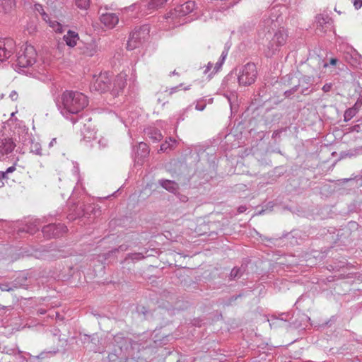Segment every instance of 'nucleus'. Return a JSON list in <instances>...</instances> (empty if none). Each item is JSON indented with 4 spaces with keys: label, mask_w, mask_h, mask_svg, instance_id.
Segmentation results:
<instances>
[{
    "label": "nucleus",
    "mask_w": 362,
    "mask_h": 362,
    "mask_svg": "<svg viewBox=\"0 0 362 362\" xmlns=\"http://www.w3.org/2000/svg\"><path fill=\"white\" fill-rule=\"evenodd\" d=\"M282 21L283 17L279 9L273 7L264 15L259 23V36L268 40L264 49L267 57L275 54L286 42L288 33L284 27H280Z\"/></svg>",
    "instance_id": "obj_1"
},
{
    "label": "nucleus",
    "mask_w": 362,
    "mask_h": 362,
    "mask_svg": "<svg viewBox=\"0 0 362 362\" xmlns=\"http://www.w3.org/2000/svg\"><path fill=\"white\" fill-rule=\"evenodd\" d=\"M56 105L61 114L69 115L77 114L88 105L87 97L78 91L66 90L61 97V100H56Z\"/></svg>",
    "instance_id": "obj_2"
},
{
    "label": "nucleus",
    "mask_w": 362,
    "mask_h": 362,
    "mask_svg": "<svg viewBox=\"0 0 362 362\" xmlns=\"http://www.w3.org/2000/svg\"><path fill=\"white\" fill-rule=\"evenodd\" d=\"M134 348L129 339L120 335L115 336L112 345L108 346L107 351L109 362H131L133 359L129 358L132 356L130 352Z\"/></svg>",
    "instance_id": "obj_3"
},
{
    "label": "nucleus",
    "mask_w": 362,
    "mask_h": 362,
    "mask_svg": "<svg viewBox=\"0 0 362 362\" xmlns=\"http://www.w3.org/2000/svg\"><path fill=\"white\" fill-rule=\"evenodd\" d=\"M37 56L36 49L33 45L28 44L22 45L15 56L16 63L13 64L16 70L23 71V69L32 66L36 62Z\"/></svg>",
    "instance_id": "obj_4"
},
{
    "label": "nucleus",
    "mask_w": 362,
    "mask_h": 362,
    "mask_svg": "<svg viewBox=\"0 0 362 362\" xmlns=\"http://www.w3.org/2000/svg\"><path fill=\"white\" fill-rule=\"evenodd\" d=\"M150 28L148 25H144L139 28H135L130 33L127 44V48L133 50L138 47L143 42H145L149 37Z\"/></svg>",
    "instance_id": "obj_5"
},
{
    "label": "nucleus",
    "mask_w": 362,
    "mask_h": 362,
    "mask_svg": "<svg viewBox=\"0 0 362 362\" xmlns=\"http://www.w3.org/2000/svg\"><path fill=\"white\" fill-rule=\"evenodd\" d=\"M257 71L254 63H247L243 66L238 73V83L241 86H247L254 83L257 78Z\"/></svg>",
    "instance_id": "obj_6"
},
{
    "label": "nucleus",
    "mask_w": 362,
    "mask_h": 362,
    "mask_svg": "<svg viewBox=\"0 0 362 362\" xmlns=\"http://www.w3.org/2000/svg\"><path fill=\"white\" fill-rule=\"evenodd\" d=\"M16 51V42L10 37L0 38V63L8 60Z\"/></svg>",
    "instance_id": "obj_7"
},
{
    "label": "nucleus",
    "mask_w": 362,
    "mask_h": 362,
    "mask_svg": "<svg viewBox=\"0 0 362 362\" xmlns=\"http://www.w3.org/2000/svg\"><path fill=\"white\" fill-rule=\"evenodd\" d=\"M111 82L108 73L100 74L91 83L90 90L105 93L111 89Z\"/></svg>",
    "instance_id": "obj_8"
},
{
    "label": "nucleus",
    "mask_w": 362,
    "mask_h": 362,
    "mask_svg": "<svg viewBox=\"0 0 362 362\" xmlns=\"http://www.w3.org/2000/svg\"><path fill=\"white\" fill-rule=\"evenodd\" d=\"M66 230V226L62 223H50L42 227V233L47 238H56L62 235Z\"/></svg>",
    "instance_id": "obj_9"
},
{
    "label": "nucleus",
    "mask_w": 362,
    "mask_h": 362,
    "mask_svg": "<svg viewBox=\"0 0 362 362\" xmlns=\"http://www.w3.org/2000/svg\"><path fill=\"white\" fill-rule=\"evenodd\" d=\"M316 31L326 33L333 27V21L327 14H320L315 18Z\"/></svg>",
    "instance_id": "obj_10"
},
{
    "label": "nucleus",
    "mask_w": 362,
    "mask_h": 362,
    "mask_svg": "<svg viewBox=\"0 0 362 362\" xmlns=\"http://www.w3.org/2000/svg\"><path fill=\"white\" fill-rule=\"evenodd\" d=\"M195 8L194 1H188L183 4L177 6L169 13V17H180L186 16L194 11Z\"/></svg>",
    "instance_id": "obj_11"
},
{
    "label": "nucleus",
    "mask_w": 362,
    "mask_h": 362,
    "mask_svg": "<svg viewBox=\"0 0 362 362\" xmlns=\"http://www.w3.org/2000/svg\"><path fill=\"white\" fill-rule=\"evenodd\" d=\"M134 153V161L138 165H142L143 159L149 154L148 145L144 142H140L139 145L133 148Z\"/></svg>",
    "instance_id": "obj_12"
},
{
    "label": "nucleus",
    "mask_w": 362,
    "mask_h": 362,
    "mask_svg": "<svg viewBox=\"0 0 362 362\" xmlns=\"http://www.w3.org/2000/svg\"><path fill=\"white\" fill-rule=\"evenodd\" d=\"M0 140V156L11 153L16 146L12 138L4 136Z\"/></svg>",
    "instance_id": "obj_13"
},
{
    "label": "nucleus",
    "mask_w": 362,
    "mask_h": 362,
    "mask_svg": "<svg viewBox=\"0 0 362 362\" xmlns=\"http://www.w3.org/2000/svg\"><path fill=\"white\" fill-rule=\"evenodd\" d=\"M41 223L40 219H35L33 221H30L22 227H19L17 229L18 233H27L30 235L35 234L37 231L39 230V226Z\"/></svg>",
    "instance_id": "obj_14"
},
{
    "label": "nucleus",
    "mask_w": 362,
    "mask_h": 362,
    "mask_svg": "<svg viewBox=\"0 0 362 362\" xmlns=\"http://www.w3.org/2000/svg\"><path fill=\"white\" fill-rule=\"evenodd\" d=\"M78 49L81 50V54L92 57L98 52V45L95 40H92L89 42H82L78 46Z\"/></svg>",
    "instance_id": "obj_15"
},
{
    "label": "nucleus",
    "mask_w": 362,
    "mask_h": 362,
    "mask_svg": "<svg viewBox=\"0 0 362 362\" xmlns=\"http://www.w3.org/2000/svg\"><path fill=\"white\" fill-rule=\"evenodd\" d=\"M126 75L122 74L117 75L114 80L113 86L112 89H110L112 94L115 96L119 95L126 86Z\"/></svg>",
    "instance_id": "obj_16"
},
{
    "label": "nucleus",
    "mask_w": 362,
    "mask_h": 362,
    "mask_svg": "<svg viewBox=\"0 0 362 362\" xmlns=\"http://www.w3.org/2000/svg\"><path fill=\"white\" fill-rule=\"evenodd\" d=\"M100 21L109 28H112L118 23L119 18L115 13H107L100 16Z\"/></svg>",
    "instance_id": "obj_17"
},
{
    "label": "nucleus",
    "mask_w": 362,
    "mask_h": 362,
    "mask_svg": "<svg viewBox=\"0 0 362 362\" xmlns=\"http://www.w3.org/2000/svg\"><path fill=\"white\" fill-rule=\"evenodd\" d=\"M85 215V211L83 204H73L69 207L68 218L69 220H75Z\"/></svg>",
    "instance_id": "obj_18"
},
{
    "label": "nucleus",
    "mask_w": 362,
    "mask_h": 362,
    "mask_svg": "<svg viewBox=\"0 0 362 362\" xmlns=\"http://www.w3.org/2000/svg\"><path fill=\"white\" fill-rule=\"evenodd\" d=\"M160 185L170 193L176 194L179 189V185L173 180L161 179L158 180Z\"/></svg>",
    "instance_id": "obj_19"
},
{
    "label": "nucleus",
    "mask_w": 362,
    "mask_h": 362,
    "mask_svg": "<svg viewBox=\"0 0 362 362\" xmlns=\"http://www.w3.org/2000/svg\"><path fill=\"white\" fill-rule=\"evenodd\" d=\"M16 7V0H0V8L5 13H11Z\"/></svg>",
    "instance_id": "obj_20"
},
{
    "label": "nucleus",
    "mask_w": 362,
    "mask_h": 362,
    "mask_svg": "<svg viewBox=\"0 0 362 362\" xmlns=\"http://www.w3.org/2000/svg\"><path fill=\"white\" fill-rule=\"evenodd\" d=\"M63 38L68 46L73 47L76 45V41L78 40V35L74 31L69 30Z\"/></svg>",
    "instance_id": "obj_21"
},
{
    "label": "nucleus",
    "mask_w": 362,
    "mask_h": 362,
    "mask_svg": "<svg viewBox=\"0 0 362 362\" xmlns=\"http://www.w3.org/2000/svg\"><path fill=\"white\" fill-rule=\"evenodd\" d=\"M146 134L153 142H158L163 138L160 131L156 128L148 129Z\"/></svg>",
    "instance_id": "obj_22"
},
{
    "label": "nucleus",
    "mask_w": 362,
    "mask_h": 362,
    "mask_svg": "<svg viewBox=\"0 0 362 362\" xmlns=\"http://www.w3.org/2000/svg\"><path fill=\"white\" fill-rule=\"evenodd\" d=\"M245 269L241 267H236L232 269L229 276V281H235L239 279L243 274Z\"/></svg>",
    "instance_id": "obj_23"
},
{
    "label": "nucleus",
    "mask_w": 362,
    "mask_h": 362,
    "mask_svg": "<svg viewBox=\"0 0 362 362\" xmlns=\"http://www.w3.org/2000/svg\"><path fill=\"white\" fill-rule=\"evenodd\" d=\"M176 143L177 141L175 139H173L171 137H170L168 140H166L164 143H163L160 145L158 151L166 152L168 150H171L175 146Z\"/></svg>",
    "instance_id": "obj_24"
},
{
    "label": "nucleus",
    "mask_w": 362,
    "mask_h": 362,
    "mask_svg": "<svg viewBox=\"0 0 362 362\" xmlns=\"http://www.w3.org/2000/svg\"><path fill=\"white\" fill-rule=\"evenodd\" d=\"M168 0H151L145 7H147L148 10H155L162 7Z\"/></svg>",
    "instance_id": "obj_25"
},
{
    "label": "nucleus",
    "mask_w": 362,
    "mask_h": 362,
    "mask_svg": "<svg viewBox=\"0 0 362 362\" xmlns=\"http://www.w3.org/2000/svg\"><path fill=\"white\" fill-rule=\"evenodd\" d=\"M357 113V109L356 107L348 108L344 114V120L348 122L351 120Z\"/></svg>",
    "instance_id": "obj_26"
},
{
    "label": "nucleus",
    "mask_w": 362,
    "mask_h": 362,
    "mask_svg": "<svg viewBox=\"0 0 362 362\" xmlns=\"http://www.w3.org/2000/svg\"><path fill=\"white\" fill-rule=\"evenodd\" d=\"M244 296L243 293H239L238 295H235L229 297L227 299H225L223 302L224 306H230L233 305V303L240 298Z\"/></svg>",
    "instance_id": "obj_27"
},
{
    "label": "nucleus",
    "mask_w": 362,
    "mask_h": 362,
    "mask_svg": "<svg viewBox=\"0 0 362 362\" xmlns=\"http://www.w3.org/2000/svg\"><path fill=\"white\" fill-rule=\"evenodd\" d=\"M27 278L25 276H19L16 278L13 282V288H17L19 287H25L27 286L25 282L26 281Z\"/></svg>",
    "instance_id": "obj_28"
},
{
    "label": "nucleus",
    "mask_w": 362,
    "mask_h": 362,
    "mask_svg": "<svg viewBox=\"0 0 362 362\" xmlns=\"http://www.w3.org/2000/svg\"><path fill=\"white\" fill-rule=\"evenodd\" d=\"M136 313L139 315H142L145 319H148V316H151L150 311L143 305H139L136 307Z\"/></svg>",
    "instance_id": "obj_29"
},
{
    "label": "nucleus",
    "mask_w": 362,
    "mask_h": 362,
    "mask_svg": "<svg viewBox=\"0 0 362 362\" xmlns=\"http://www.w3.org/2000/svg\"><path fill=\"white\" fill-rule=\"evenodd\" d=\"M144 256L141 252L129 253L127 255L125 259H131L133 261H139L143 259Z\"/></svg>",
    "instance_id": "obj_30"
},
{
    "label": "nucleus",
    "mask_w": 362,
    "mask_h": 362,
    "mask_svg": "<svg viewBox=\"0 0 362 362\" xmlns=\"http://www.w3.org/2000/svg\"><path fill=\"white\" fill-rule=\"evenodd\" d=\"M313 78L312 76H303L301 78H299L298 84H299V86L300 85L303 86L305 84L310 85L313 83Z\"/></svg>",
    "instance_id": "obj_31"
},
{
    "label": "nucleus",
    "mask_w": 362,
    "mask_h": 362,
    "mask_svg": "<svg viewBox=\"0 0 362 362\" xmlns=\"http://www.w3.org/2000/svg\"><path fill=\"white\" fill-rule=\"evenodd\" d=\"M30 151L36 155L41 156L42 148L40 144L38 143H33L30 146Z\"/></svg>",
    "instance_id": "obj_32"
},
{
    "label": "nucleus",
    "mask_w": 362,
    "mask_h": 362,
    "mask_svg": "<svg viewBox=\"0 0 362 362\" xmlns=\"http://www.w3.org/2000/svg\"><path fill=\"white\" fill-rule=\"evenodd\" d=\"M90 0H76V5L81 8L86 9L89 6Z\"/></svg>",
    "instance_id": "obj_33"
},
{
    "label": "nucleus",
    "mask_w": 362,
    "mask_h": 362,
    "mask_svg": "<svg viewBox=\"0 0 362 362\" xmlns=\"http://www.w3.org/2000/svg\"><path fill=\"white\" fill-rule=\"evenodd\" d=\"M294 78L293 74H288L282 78L283 83L284 85L291 86L292 84L291 81Z\"/></svg>",
    "instance_id": "obj_34"
},
{
    "label": "nucleus",
    "mask_w": 362,
    "mask_h": 362,
    "mask_svg": "<svg viewBox=\"0 0 362 362\" xmlns=\"http://www.w3.org/2000/svg\"><path fill=\"white\" fill-rule=\"evenodd\" d=\"M299 88V84L295 85L293 87H292L291 89L287 90L284 92V95L286 98H289L292 94L296 93Z\"/></svg>",
    "instance_id": "obj_35"
},
{
    "label": "nucleus",
    "mask_w": 362,
    "mask_h": 362,
    "mask_svg": "<svg viewBox=\"0 0 362 362\" xmlns=\"http://www.w3.org/2000/svg\"><path fill=\"white\" fill-rule=\"evenodd\" d=\"M357 124L351 127V130L354 132L362 133V118L357 121Z\"/></svg>",
    "instance_id": "obj_36"
},
{
    "label": "nucleus",
    "mask_w": 362,
    "mask_h": 362,
    "mask_svg": "<svg viewBox=\"0 0 362 362\" xmlns=\"http://www.w3.org/2000/svg\"><path fill=\"white\" fill-rule=\"evenodd\" d=\"M268 321L269 322V325H270L271 327H276L277 326L276 322L278 321L276 315H272L271 316V318L269 320H268Z\"/></svg>",
    "instance_id": "obj_37"
},
{
    "label": "nucleus",
    "mask_w": 362,
    "mask_h": 362,
    "mask_svg": "<svg viewBox=\"0 0 362 362\" xmlns=\"http://www.w3.org/2000/svg\"><path fill=\"white\" fill-rule=\"evenodd\" d=\"M289 315H290L289 313H282L279 314L278 316L276 315V317L278 318V320H280L281 321L286 322L288 320V317Z\"/></svg>",
    "instance_id": "obj_38"
},
{
    "label": "nucleus",
    "mask_w": 362,
    "mask_h": 362,
    "mask_svg": "<svg viewBox=\"0 0 362 362\" xmlns=\"http://www.w3.org/2000/svg\"><path fill=\"white\" fill-rule=\"evenodd\" d=\"M223 62H222V60L219 59L218 62L216 63L212 74H216V72H218L219 69L221 68Z\"/></svg>",
    "instance_id": "obj_39"
},
{
    "label": "nucleus",
    "mask_w": 362,
    "mask_h": 362,
    "mask_svg": "<svg viewBox=\"0 0 362 362\" xmlns=\"http://www.w3.org/2000/svg\"><path fill=\"white\" fill-rule=\"evenodd\" d=\"M15 288L11 287L9 284H1L0 285V289L3 291H13Z\"/></svg>",
    "instance_id": "obj_40"
},
{
    "label": "nucleus",
    "mask_w": 362,
    "mask_h": 362,
    "mask_svg": "<svg viewBox=\"0 0 362 362\" xmlns=\"http://www.w3.org/2000/svg\"><path fill=\"white\" fill-rule=\"evenodd\" d=\"M332 83H325L323 86L322 89L325 93H327V92L330 91V90L332 89Z\"/></svg>",
    "instance_id": "obj_41"
},
{
    "label": "nucleus",
    "mask_w": 362,
    "mask_h": 362,
    "mask_svg": "<svg viewBox=\"0 0 362 362\" xmlns=\"http://www.w3.org/2000/svg\"><path fill=\"white\" fill-rule=\"evenodd\" d=\"M274 207V204L272 202H269L267 204V208L266 209H262L261 210L258 214H262L267 209H269L270 211L272 210V208Z\"/></svg>",
    "instance_id": "obj_42"
},
{
    "label": "nucleus",
    "mask_w": 362,
    "mask_h": 362,
    "mask_svg": "<svg viewBox=\"0 0 362 362\" xmlns=\"http://www.w3.org/2000/svg\"><path fill=\"white\" fill-rule=\"evenodd\" d=\"M18 93L16 91L13 90L11 92L9 95V98L11 99V100L15 101L18 99Z\"/></svg>",
    "instance_id": "obj_43"
},
{
    "label": "nucleus",
    "mask_w": 362,
    "mask_h": 362,
    "mask_svg": "<svg viewBox=\"0 0 362 362\" xmlns=\"http://www.w3.org/2000/svg\"><path fill=\"white\" fill-rule=\"evenodd\" d=\"M354 6L356 9H359L362 6V0H354Z\"/></svg>",
    "instance_id": "obj_44"
},
{
    "label": "nucleus",
    "mask_w": 362,
    "mask_h": 362,
    "mask_svg": "<svg viewBox=\"0 0 362 362\" xmlns=\"http://www.w3.org/2000/svg\"><path fill=\"white\" fill-rule=\"evenodd\" d=\"M36 6V9L42 15V16H46V13H45L43 8H42V5L40 4H36L35 5Z\"/></svg>",
    "instance_id": "obj_45"
},
{
    "label": "nucleus",
    "mask_w": 362,
    "mask_h": 362,
    "mask_svg": "<svg viewBox=\"0 0 362 362\" xmlns=\"http://www.w3.org/2000/svg\"><path fill=\"white\" fill-rule=\"evenodd\" d=\"M312 91L311 90H308V87H305V88H303L302 90H301V92L300 93L302 95H308L310 93H311Z\"/></svg>",
    "instance_id": "obj_46"
},
{
    "label": "nucleus",
    "mask_w": 362,
    "mask_h": 362,
    "mask_svg": "<svg viewBox=\"0 0 362 362\" xmlns=\"http://www.w3.org/2000/svg\"><path fill=\"white\" fill-rule=\"evenodd\" d=\"M58 143V139L57 138H54L51 140V141L49 142V148H52V146H54V144H57Z\"/></svg>",
    "instance_id": "obj_47"
},
{
    "label": "nucleus",
    "mask_w": 362,
    "mask_h": 362,
    "mask_svg": "<svg viewBox=\"0 0 362 362\" xmlns=\"http://www.w3.org/2000/svg\"><path fill=\"white\" fill-rule=\"evenodd\" d=\"M57 27H54V28L55 29V31L57 32V33H62V25L59 23H57Z\"/></svg>",
    "instance_id": "obj_48"
},
{
    "label": "nucleus",
    "mask_w": 362,
    "mask_h": 362,
    "mask_svg": "<svg viewBox=\"0 0 362 362\" xmlns=\"http://www.w3.org/2000/svg\"><path fill=\"white\" fill-rule=\"evenodd\" d=\"M205 107H206L205 104L200 105V104L198 103V104L196 105L195 108L197 110L202 111V110H203L205 108Z\"/></svg>",
    "instance_id": "obj_49"
},
{
    "label": "nucleus",
    "mask_w": 362,
    "mask_h": 362,
    "mask_svg": "<svg viewBox=\"0 0 362 362\" xmlns=\"http://www.w3.org/2000/svg\"><path fill=\"white\" fill-rule=\"evenodd\" d=\"M15 170H16V168L14 165H13V166L8 168L7 170L4 173H6V175H7L8 173H13Z\"/></svg>",
    "instance_id": "obj_50"
},
{
    "label": "nucleus",
    "mask_w": 362,
    "mask_h": 362,
    "mask_svg": "<svg viewBox=\"0 0 362 362\" xmlns=\"http://www.w3.org/2000/svg\"><path fill=\"white\" fill-rule=\"evenodd\" d=\"M247 207L245 206H240L238 209V213H243L246 211Z\"/></svg>",
    "instance_id": "obj_51"
},
{
    "label": "nucleus",
    "mask_w": 362,
    "mask_h": 362,
    "mask_svg": "<svg viewBox=\"0 0 362 362\" xmlns=\"http://www.w3.org/2000/svg\"><path fill=\"white\" fill-rule=\"evenodd\" d=\"M212 66H213V64L211 62H209L204 73L206 74L212 68Z\"/></svg>",
    "instance_id": "obj_52"
},
{
    "label": "nucleus",
    "mask_w": 362,
    "mask_h": 362,
    "mask_svg": "<svg viewBox=\"0 0 362 362\" xmlns=\"http://www.w3.org/2000/svg\"><path fill=\"white\" fill-rule=\"evenodd\" d=\"M227 56V52L223 51L221 54V56L219 59L222 60V62H224L226 59V57Z\"/></svg>",
    "instance_id": "obj_53"
},
{
    "label": "nucleus",
    "mask_w": 362,
    "mask_h": 362,
    "mask_svg": "<svg viewBox=\"0 0 362 362\" xmlns=\"http://www.w3.org/2000/svg\"><path fill=\"white\" fill-rule=\"evenodd\" d=\"M338 62V59H336V58H332L329 61V64L331 65H336V64Z\"/></svg>",
    "instance_id": "obj_54"
},
{
    "label": "nucleus",
    "mask_w": 362,
    "mask_h": 362,
    "mask_svg": "<svg viewBox=\"0 0 362 362\" xmlns=\"http://www.w3.org/2000/svg\"><path fill=\"white\" fill-rule=\"evenodd\" d=\"M7 178L6 173L0 172V180Z\"/></svg>",
    "instance_id": "obj_55"
},
{
    "label": "nucleus",
    "mask_w": 362,
    "mask_h": 362,
    "mask_svg": "<svg viewBox=\"0 0 362 362\" xmlns=\"http://www.w3.org/2000/svg\"><path fill=\"white\" fill-rule=\"evenodd\" d=\"M177 88H178V87H173V88H172L170 90V91H169L168 94H169L170 95H171L173 93H175V92L176 91V90L177 89Z\"/></svg>",
    "instance_id": "obj_56"
},
{
    "label": "nucleus",
    "mask_w": 362,
    "mask_h": 362,
    "mask_svg": "<svg viewBox=\"0 0 362 362\" xmlns=\"http://www.w3.org/2000/svg\"><path fill=\"white\" fill-rule=\"evenodd\" d=\"M361 105V103L357 101L352 107H356L357 109V112H358V108H359Z\"/></svg>",
    "instance_id": "obj_57"
},
{
    "label": "nucleus",
    "mask_w": 362,
    "mask_h": 362,
    "mask_svg": "<svg viewBox=\"0 0 362 362\" xmlns=\"http://www.w3.org/2000/svg\"><path fill=\"white\" fill-rule=\"evenodd\" d=\"M136 6H137V4H134L131 5L128 8V9L133 11V9H134Z\"/></svg>",
    "instance_id": "obj_58"
},
{
    "label": "nucleus",
    "mask_w": 362,
    "mask_h": 362,
    "mask_svg": "<svg viewBox=\"0 0 362 362\" xmlns=\"http://www.w3.org/2000/svg\"><path fill=\"white\" fill-rule=\"evenodd\" d=\"M92 350L94 351L95 352H98V353L103 352V351L102 349H100V348L92 349Z\"/></svg>",
    "instance_id": "obj_59"
},
{
    "label": "nucleus",
    "mask_w": 362,
    "mask_h": 362,
    "mask_svg": "<svg viewBox=\"0 0 362 362\" xmlns=\"http://www.w3.org/2000/svg\"><path fill=\"white\" fill-rule=\"evenodd\" d=\"M119 249L120 250H126V247L124 245H120Z\"/></svg>",
    "instance_id": "obj_60"
},
{
    "label": "nucleus",
    "mask_w": 362,
    "mask_h": 362,
    "mask_svg": "<svg viewBox=\"0 0 362 362\" xmlns=\"http://www.w3.org/2000/svg\"><path fill=\"white\" fill-rule=\"evenodd\" d=\"M99 144L103 145V146H105V145H106L105 144H103V142H102V141H100V140L99 141Z\"/></svg>",
    "instance_id": "obj_61"
},
{
    "label": "nucleus",
    "mask_w": 362,
    "mask_h": 362,
    "mask_svg": "<svg viewBox=\"0 0 362 362\" xmlns=\"http://www.w3.org/2000/svg\"><path fill=\"white\" fill-rule=\"evenodd\" d=\"M327 66H328V64H324V67H327Z\"/></svg>",
    "instance_id": "obj_62"
},
{
    "label": "nucleus",
    "mask_w": 362,
    "mask_h": 362,
    "mask_svg": "<svg viewBox=\"0 0 362 362\" xmlns=\"http://www.w3.org/2000/svg\"><path fill=\"white\" fill-rule=\"evenodd\" d=\"M173 74H177L175 71L173 72Z\"/></svg>",
    "instance_id": "obj_63"
},
{
    "label": "nucleus",
    "mask_w": 362,
    "mask_h": 362,
    "mask_svg": "<svg viewBox=\"0 0 362 362\" xmlns=\"http://www.w3.org/2000/svg\"><path fill=\"white\" fill-rule=\"evenodd\" d=\"M95 338L93 337V338H92V339H91V341H93V340H95Z\"/></svg>",
    "instance_id": "obj_64"
}]
</instances>
